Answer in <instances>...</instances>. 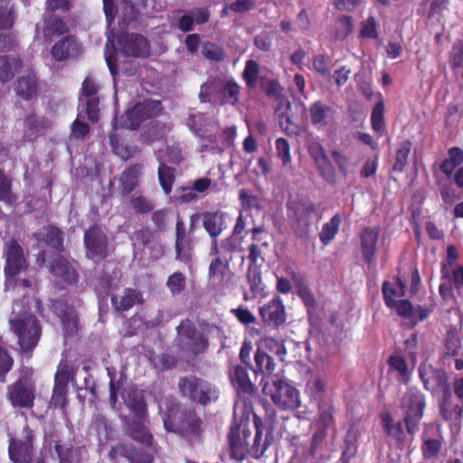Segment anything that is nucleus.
I'll use <instances>...</instances> for the list:
<instances>
[{
	"instance_id": "5fc2aeb1",
	"label": "nucleus",
	"mask_w": 463,
	"mask_h": 463,
	"mask_svg": "<svg viewBox=\"0 0 463 463\" xmlns=\"http://www.w3.org/2000/svg\"><path fill=\"white\" fill-rule=\"evenodd\" d=\"M186 125L192 132L201 135L206 125V118L201 112H193L189 114Z\"/></svg>"
},
{
	"instance_id": "473e14b6",
	"label": "nucleus",
	"mask_w": 463,
	"mask_h": 463,
	"mask_svg": "<svg viewBox=\"0 0 463 463\" xmlns=\"http://www.w3.org/2000/svg\"><path fill=\"white\" fill-rule=\"evenodd\" d=\"M141 301L140 294L131 288H128L124 291L123 296L112 297L111 303L115 309L118 311H125L131 308L137 302Z\"/></svg>"
},
{
	"instance_id": "4468645a",
	"label": "nucleus",
	"mask_w": 463,
	"mask_h": 463,
	"mask_svg": "<svg viewBox=\"0 0 463 463\" xmlns=\"http://www.w3.org/2000/svg\"><path fill=\"white\" fill-rule=\"evenodd\" d=\"M250 436V430L248 429L247 423L241 422L239 425L231 428L229 442L232 458L241 461L245 458L248 453H250L247 441Z\"/></svg>"
},
{
	"instance_id": "bf43d9fd",
	"label": "nucleus",
	"mask_w": 463,
	"mask_h": 463,
	"mask_svg": "<svg viewBox=\"0 0 463 463\" xmlns=\"http://www.w3.org/2000/svg\"><path fill=\"white\" fill-rule=\"evenodd\" d=\"M259 75V64L257 61L249 60L246 62L243 78L246 80L249 86H254L257 82V78Z\"/></svg>"
},
{
	"instance_id": "2f4dec72",
	"label": "nucleus",
	"mask_w": 463,
	"mask_h": 463,
	"mask_svg": "<svg viewBox=\"0 0 463 463\" xmlns=\"http://www.w3.org/2000/svg\"><path fill=\"white\" fill-rule=\"evenodd\" d=\"M111 452L127 458L131 463H149L151 461L148 453H140L129 445L119 444L114 447Z\"/></svg>"
},
{
	"instance_id": "338daca9",
	"label": "nucleus",
	"mask_w": 463,
	"mask_h": 463,
	"mask_svg": "<svg viewBox=\"0 0 463 463\" xmlns=\"http://www.w3.org/2000/svg\"><path fill=\"white\" fill-rule=\"evenodd\" d=\"M441 444L438 439H425L422 445V454L424 458L430 459L435 457L440 450Z\"/></svg>"
},
{
	"instance_id": "f3484780",
	"label": "nucleus",
	"mask_w": 463,
	"mask_h": 463,
	"mask_svg": "<svg viewBox=\"0 0 463 463\" xmlns=\"http://www.w3.org/2000/svg\"><path fill=\"white\" fill-rule=\"evenodd\" d=\"M379 229L376 227L364 228L360 234L361 251L364 260L371 264L377 250Z\"/></svg>"
},
{
	"instance_id": "2eb2a0df",
	"label": "nucleus",
	"mask_w": 463,
	"mask_h": 463,
	"mask_svg": "<svg viewBox=\"0 0 463 463\" xmlns=\"http://www.w3.org/2000/svg\"><path fill=\"white\" fill-rule=\"evenodd\" d=\"M9 398L15 407L31 408L34 401L33 387L25 376L19 378L8 390Z\"/></svg>"
},
{
	"instance_id": "39448f33",
	"label": "nucleus",
	"mask_w": 463,
	"mask_h": 463,
	"mask_svg": "<svg viewBox=\"0 0 463 463\" xmlns=\"http://www.w3.org/2000/svg\"><path fill=\"white\" fill-rule=\"evenodd\" d=\"M176 342L182 352L188 355H198L206 351L208 339L189 319L182 320L176 326Z\"/></svg>"
},
{
	"instance_id": "e2e57ef3",
	"label": "nucleus",
	"mask_w": 463,
	"mask_h": 463,
	"mask_svg": "<svg viewBox=\"0 0 463 463\" xmlns=\"http://www.w3.org/2000/svg\"><path fill=\"white\" fill-rule=\"evenodd\" d=\"M14 13L13 6H0V30L9 29L14 23Z\"/></svg>"
},
{
	"instance_id": "a211bd4d",
	"label": "nucleus",
	"mask_w": 463,
	"mask_h": 463,
	"mask_svg": "<svg viewBox=\"0 0 463 463\" xmlns=\"http://www.w3.org/2000/svg\"><path fill=\"white\" fill-rule=\"evenodd\" d=\"M54 313L60 317L66 335H73L77 331L78 317L75 309L63 300H56L52 304Z\"/></svg>"
},
{
	"instance_id": "3c124183",
	"label": "nucleus",
	"mask_w": 463,
	"mask_h": 463,
	"mask_svg": "<svg viewBox=\"0 0 463 463\" xmlns=\"http://www.w3.org/2000/svg\"><path fill=\"white\" fill-rule=\"evenodd\" d=\"M92 429L96 430L100 443H105L109 439L112 430L104 417H98L92 424Z\"/></svg>"
},
{
	"instance_id": "c03bdc74",
	"label": "nucleus",
	"mask_w": 463,
	"mask_h": 463,
	"mask_svg": "<svg viewBox=\"0 0 463 463\" xmlns=\"http://www.w3.org/2000/svg\"><path fill=\"white\" fill-rule=\"evenodd\" d=\"M326 390V382L320 376H315L306 384V392L314 400H321Z\"/></svg>"
},
{
	"instance_id": "20e7f679",
	"label": "nucleus",
	"mask_w": 463,
	"mask_h": 463,
	"mask_svg": "<svg viewBox=\"0 0 463 463\" xmlns=\"http://www.w3.org/2000/svg\"><path fill=\"white\" fill-rule=\"evenodd\" d=\"M262 392L282 410H296L301 405L299 392L279 375L271 377V382L263 383Z\"/></svg>"
},
{
	"instance_id": "8fccbe9b",
	"label": "nucleus",
	"mask_w": 463,
	"mask_h": 463,
	"mask_svg": "<svg viewBox=\"0 0 463 463\" xmlns=\"http://www.w3.org/2000/svg\"><path fill=\"white\" fill-rule=\"evenodd\" d=\"M166 286L172 295L181 294L186 287V279L183 273L177 271L169 276Z\"/></svg>"
},
{
	"instance_id": "69168bd1",
	"label": "nucleus",
	"mask_w": 463,
	"mask_h": 463,
	"mask_svg": "<svg viewBox=\"0 0 463 463\" xmlns=\"http://www.w3.org/2000/svg\"><path fill=\"white\" fill-rule=\"evenodd\" d=\"M389 364L392 370L400 374L402 381H406L408 375V366L403 357L400 355H392L389 358Z\"/></svg>"
},
{
	"instance_id": "aec40b11",
	"label": "nucleus",
	"mask_w": 463,
	"mask_h": 463,
	"mask_svg": "<svg viewBox=\"0 0 463 463\" xmlns=\"http://www.w3.org/2000/svg\"><path fill=\"white\" fill-rule=\"evenodd\" d=\"M308 111L311 123L317 127L327 126L335 119V112L333 108L322 101L313 103Z\"/></svg>"
},
{
	"instance_id": "37998d69",
	"label": "nucleus",
	"mask_w": 463,
	"mask_h": 463,
	"mask_svg": "<svg viewBox=\"0 0 463 463\" xmlns=\"http://www.w3.org/2000/svg\"><path fill=\"white\" fill-rule=\"evenodd\" d=\"M341 219L338 215H335L331 220L325 223L320 232V240L324 244L331 241L338 232Z\"/></svg>"
},
{
	"instance_id": "0eeeda50",
	"label": "nucleus",
	"mask_w": 463,
	"mask_h": 463,
	"mask_svg": "<svg viewBox=\"0 0 463 463\" xmlns=\"http://www.w3.org/2000/svg\"><path fill=\"white\" fill-rule=\"evenodd\" d=\"M240 93L239 85L232 80L213 79L201 87L200 98L202 101H207L209 98L222 103L235 104Z\"/></svg>"
},
{
	"instance_id": "393cba45",
	"label": "nucleus",
	"mask_w": 463,
	"mask_h": 463,
	"mask_svg": "<svg viewBox=\"0 0 463 463\" xmlns=\"http://www.w3.org/2000/svg\"><path fill=\"white\" fill-rule=\"evenodd\" d=\"M80 52V46L72 37H65L59 41L52 50V54L57 61L75 57Z\"/></svg>"
},
{
	"instance_id": "9d476101",
	"label": "nucleus",
	"mask_w": 463,
	"mask_h": 463,
	"mask_svg": "<svg viewBox=\"0 0 463 463\" xmlns=\"http://www.w3.org/2000/svg\"><path fill=\"white\" fill-rule=\"evenodd\" d=\"M99 89L96 80L92 76H88L82 82L79 97L80 114L84 113L93 123L99 118V99L97 96Z\"/></svg>"
},
{
	"instance_id": "58836bf2",
	"label": "nucleus",
	"mask_w": 463,
	"mask_h": 463,
	"mask_svg": "<svg viewBox=\"0 0 463 463\" xmlns=\"http://www.w3.org/2000/svg\"><path fill=\"white\" fill-rule=\"evenodd\" d=\"M119 24H130L135 22L138 16V11L131 2L121 0L117 7Z\"/></svg>"
},
{
	"instance_id": "6e6552de",
	"label": "nucleus",
	"mask_w": 463,
	"mask_h": 463,
	"mask_svg": "<svg viewBox=\"0 0 463 463\" xmlns=\"http://www.w3.org/2000/svg\"><path fill=\"white\" fill-rule=\"evenodd\" d=\"M162 107L158 100H145L128 109L124 115L116 118L114 121L115 128L134 129L139 124L149 118L156 117L160 112Z\"/></svg>"
},
{
	"instance_id": "dca6fc26",
	"label": "nucleus",
	"mask_w": 463,
	"mask_h": 463,
	"mask_svg": "<svg viewBox=\"0 0 463 463\" xmlns=\"http://www.w3.org/2000/svg\"><path fill=\"white\" fill-rule=\"evenodd\" d=\"M262 320L273 326H279L286 320L285 307L279 298H275L260 307Z\"/></svg>"
},
{
	"instance_id": "7ed1b4c3",
	"label": "nucleus",
	"mask_w": 463,
	"mask_h": 463,
	"mask_svg": "<svg viewBox=\"0 0 463 463\" xmlns=\"http://www.w3.org/2000/svg\"><path fill=\"white\" fill-rule=\"evenodd\" d=\"M4 258L5 259V290L9 291L13 288L17 294H25V289L32 284L28 279H15V276L26 267L23 249L17 241L12 240L5 242Z\"/></svg>"
},
{
	"instance_id": "e433bc0d",
	"label": "nucleus",
	"mask_w": 463,
	"mask_h": 463,
	"mask_svg": "<svg viewBox=\"0 0 463 463\" xmlns=\"http://www.w3.org/2000/svg\"><path fill=\"white\" fill-rule=\"evenodd\" d=\"M441 279L447 281H451L458 290L463 288V267L458 265H442L441 268Z\"/></svg>"
},
{
	"instance_id": "13d9d810",
	"label": "nucleus",
	"mask_w": 463,
	"mask_h": 463,
	"mask_svg": "<svg viewBox=\"0 0 463 463\" xmlns=\"http://www.w3.org/2000/svg\"><path fill=\"white\" fill-rule=\"evenodd\" d=\"M276 150L278 156L282 160L283 165L291 163L290 146L287 139L279 137L276 140Z\"/></svg>"
},
{
	"instance_id": "f257e3e1",
	"label": "nucleus",
	"mask_w": 463,
	"mask_h": 463,
	"mask_svg": "<svg viewBox=\"0 0 463 463\" xmlns=\"http://www.w3.org/2000/svg\"><path fill=\"white\" fill-rule=\"evenodd\" d=\"M14 300L9 318L11 331L16 335L17 343L23 352L32 351L37 345L42 329L29 307L28 298Z\"/></svg>"
},
{
	"instance_id": "864d4df0",
	"label": "nucleus",
	"mask_w": 463,
	"mask_h": 463,
	"mask_svg": "<svg viewBox=\"0 0 463 463\" xmlns=\"http://www.w3.org/2000/svg\"><path fill=\"white\" fill-rule=\"evenodd\" d=\"M67 31V26L63 21L56 17H50L43 30V35L46 39L55 34H62Z\"/></svg>"
},
{
	"instance_id": "f03ea898",
	"label": "nucleus",
	"mask_w": 463,
	"mask_h": 463,
	"mask_svg": "<svg viewBox=\"0 0 463 463\" xmlns=\"http://www.w3.org/2000/svg\"><path fill=\"white\" fill-rule=\"evenodd\" d=\"M118 52L128 56L144 57L148 54V43L143 36L134 33L123 34L115 43L112 33H108L105 59L112 75H115L117 71L116 55Z\"/></svg>"
},
{
	"instance_id": "052dcab7",
	"label": "nucleus",
	"mask_w": 463,
	"mask_h": 463,
	"mask_svg": "<svg viewBox=\"0 0 463 463\" xmlns=\"http://www.w3.org/2000/svg\"><path fill=\"white\" fill-rule=\"evenodd\" d=\"M66 387L59 383L54 384L51 404L55 408H64L66 405Z\"/></svg>"
},
{
	"instance_id": "774afa93",
	"label": "nucleus",
	"mask_w": 463,
	"mask_h": 463,
	"mask_svg": "<svg viewBox=\"0 0 463 463\" xmlns=\"http://www.w3.org/2000/svg\"><path fill=\"white\" fill-rule=\"evenodd\" d=\"M449 62L452 68L457 69L463 65V43H459L453 46L449 53Z\"/></svg>"
},
{
	"instance_id": "cd10ccee",
	"label": "nucleus",
	"mask_w": 463,
	"mask_h": 463,
	"mask_svg": "<svg viewBox=\"0 0 463 463\" xmlns=\"http://www.w3.org/2000/svg\"><path fill=\"white\" fill-rule=\"evenodd\" d=\"M31 441L26 437L24 441H16L11 439L9 445V456L12 461L18 463H25L31 459Z\"/></svg>"
},
{
	"instance_id": "a18cd8bd",
	"label": "nucleus",
	"mask_w": 463,
	"mask_h": 463,
	"mask_svg": "<svg viewBox=\"0 0 463 463\" xmlns=\"http://www.w3.org/2000/svg\"><path fill=\"white\" fill-rule=\"evenodd\" d=\"M354 24L350 16H341L335 24L334 36L337 40L345 39L353 31Z\"/></svg>"
},
{
	"instance_id": "bb28decb",
	"label": "nucleus",
	"mask_w": 463,
	"mask_h": 463,
	"mask_svg": "<svg viewBox=\"0 0 463 463\" xmlns=\"http://www.w3.org/2000/svg\"><path fill=\"white\" fill-rule=\"evenodd\" d=\"M121 396L126 405L136 414H145L146 406L141 391L131 386L128 389H125L122 392Z\"/></svg>"
},
{
	"instance_id": "603ef678",
	"label": "nucleus",
	"mask_w": 463,
	"mask_h": 463,
	"mask_svg": "<svg viewBox=\"0 0 463 463\" xmlns=\"http://www.w3.org/2000/svg\"><path fill=\"white\" fill-rule=\"evenodd\" d=\"M411 144L409 141L402 142L396 153L395 163L393 165V169L395 171L402 172L408 162V156L411 152Z\"/></svg>"
},
{
	"instance_id": "a19ab883",
	"label": "nucleus",
	"mask_w": 463,
	"mask_h": 463,
	"mask_svg": "<svg viewBox=\"0 0 463 463\" xmlns=\"http://www.w3.org/2000/svg\"><path fill=\"white\" fill-rule=\"evenodd\" d=\"M109 143L113 152L120 156L123 160H128L133 157L138 152L137 147L128 146L121 143L115 134L109 137Z\"/></svg>"
},
{
	"instance_id": "f704fd0d",
	"label": "nucleus",
	"mask_w": 463,
	"mask_h": 463,
	"mask_svg": "<svg viewBox=\"0 0 463 463\" xmlns=\"http://www.w3.org/2000/svg\"><path fill=\"white\" fill-rule=\"evenodd\" d=\"M35 236L37 237L38 241H43L56 250H61L62 248L63 240L61 237V232L55 227H43L35 234Z\"/></svg>"
},
{
	"instance_id": "9b49d317",
	"label": "nucleus",
	"mask_w": 463,
	"mask_h": 463,
	"mask_svg": "<svg viewBox=\"0 0 463 463\" xmlns=\"http://www.w3.org/2000/svg\"><path fill=\"white\" fill-rule=\"evenodd\" d=\"M401 406L405 411L404 420L408 433L414 434L422 418L425 406L423 395L417 390L410 389L402 397Z\"/></svg>"
},
{
	"instance_id": "ea45409f",
	"label": "nucleus",
	"mask_w": 463,
	"mask_h": 463,
	"mask_svg": "<svg viewBox=\"0 0 463 463\" xmlns=\"http://www.w3.org/2000/svg\"><path fill=\"white\" fill-rule=\"evenodd\" d=\"M157 159L160 162L158 167V178L160 184L165 193L169 194L172 190V184L175 179L174 169L167 166L165 163L163 162V156L160 154L157 156Z\"/></svg>"
},
{
	"instance_id": "6e6d98bb",
	"label": "nucleus",
	"mask_w": 463,
	"mask_h": 463,
	"mask_svg": "<svg viewBox=\"0 0 463 463\" xmlns=\"http://www.w3.org/2000/svg\"><path fill=\"white\" fill-rule=\"evenodd\" d=\"M202 53L205 58L217 61L223 60L225 57L223 50L213 43H204L202 46Z\"/></svg>"
},
{
	"instance_id": "a878e982",
	"label": "nucleus",
	"mask_w": 463,
	"mask_h": 463,
	"mask_svg": "<svg viewBox=\"0 0 463 463\" xmlns=\"http://www.w3.org/2000/svg\"><path fill=\"white\" fill-rule=\"evenodd\" d=\"M405 284L399 279L394 282H384L383 285V293L386 305L389 307L397 306L404 296Z\"/></svg>"
},
{
	"instance_id": "680f3d73",
	"label": "nucleus",
	"mask_w": 463,
	"mask_h": 463,
	"mask_svg": "<svg viewBox=\"0 0 463 463\" xmlns=\"http://www.w3.org/2000/svg\"><path fill=\"white\" fill-rule=\"evenodd\" d=\"M372 128L376 132H381L384 128L383 120V105L377 103L372 112L371 116Z\"/></svg>"
},
{
	"instance_id": "4be33fe9",
	"label": "nucleus",
	"mask_w": 463,
	"mask_h": 463,
	"mask_svg": "<svg viewBox=\"0 0 463 463\" xmlns=\"http://www.w3.org/2000/svg\"><path fill=\"white\" fill-rule=\"evenodd\" d=\"M420 376L425 388L431 392H434L438 388L441 387L446 381L445 372L441 370H436L430 364L420 365Z\"/></svg>"
},
{
	"instance_id": "6ab92c4d",
	"label": "nucleus",
	"mask_w": 463,
	"mask_h": 463,
	"mask_svg": "<svg viewBox=\"0 0 463 463\" xmlns=\"http://www.w3.org/2000/svg\"><path fill=\"white\" fill-rule=\"evenodd\" d=\"M143 416L136 414L128 420L127 433L133 439L150 447L153 444V437L145 425Z\"/></svg>"
},
{
	"instance_id": "49530a36",
	"label": "nucleus",
	"mask_w": 463,
	"mask_h": 463,
	"mask_svg": "<svg viewBox=\"0 0 463 463\" xmlns=\"http://www.w3.org/2000/svg\"><path fill=\"white\" fill-rule=\"evenodd\" d=\"M460 349L461 340L458 334L454 330H449L445 340L444 354L448 356H457Z\"/></svg>"
},
{
	"instance_id": "f8f14e48",
	"label": "nucleus",
	"mask_w": 463,
	"mask_h": 463,
	"mask_svg": "<svg viewBox=\"0 0 463 463\" xmlns=\"http://www.w3.org/2000/svg\"><path fill=\"white\" fill-rule=\"evenodd\" d=\"M291 224L296 234L300 238L309 235L317 213L312 203L308 201L295 202L291 204Z\"/></svg>"
},
{
	"instance_id": "4c0bfd02",
	"label": "nucleus",
	"mask_w": 463,
	"mask_h": 463,
	"mask_svg": "<svg viewBox=\"0 0 463 463\" xmlns=\"http://www.w3.org/2000/svg\"><path fill=\"white\" fill-rule=\"evenodd\" d=\"M228 271L227 263L216 256L209 267V277L213 284L219 286L226 277Z\"/></svg>"
},
{
	"instance_id": "09e8293b",
	"label": "nucleus",
	"mask_w": 463,
	"mask_h": 463,
	"mask_svg": "<svg viewBox=\"0 0 463 463\" xmlns=\"http://www.w3.org/2000/svg\"><path fill=\"white\" fill-rule=\"evenodd\" d=\"M0 201L5 203H12L15 201V197L12 193L11 179L5 175L0 168Z\"/></svg>"
},
{
	"instance_id": "79ce46f5",
	"label": "nucleus",
	"mask_w": 463,
	"mask_h": 463,
	"mask_svg": "<svg viewBox=\"0 0 463 463\" xmlns=\"http://www.w3.org/2000/svg\"><path fill=\"white\" fill-rule=\"evenodd\" d=\"M334 407L330 401H321L318 402L317 425L320 428H327L333 422Z\"/></svg>"
},
{
	"instance_id": "c85d7f7f",
	"label": "nucleus",
	"mask_w": 463,
	"mask_h": 463,
	"mask_svg": "<svg viewBox=\"0 0 463 463\" xmlns=\"http://www.w3.org/2000/svg\"><path fill=\"white\" fill-rule=\"evenodd\" d=\"M230 380L236 389L246 393H251L254 390V386L249 378L247 370L243 366H234L230 372Z\"/></svg>"
},
{
	"instance_id": "412c9836",
	"label": "nucleus",
	"mask_w": 463,
	"mask_h": 463,
	"mask_svg": "<svg viewBox=\"0 0 463 463\" xmlns=\"http://www.w3.org/2000/svg\"><path fill=\"white\" fill-rule=\"evenodd\" d=\"M50 271L68 283H75L78 274L75 268L62 256H56L50 265Z\"/></svg>"
},
{
	"instance_id": "4d7b16f0",
	"label": "nucleus",
	"mask_w": 463,
	"mask_h": 463,
	"mask_svg": "<svg viewBox=\"0 0 463 463\" xmlns=\"http://www.w3.org/2000/svg\"><path fill=\"white\" fill-rule=\"evenodd\" d=\"M308 152L319 167L326 165L327 157L322 145L319 142L312 141L308 146Z\"/></svg>"
},
{
	"instance_id": "1a4fd4ad",
	"label": "nucleus",
	"mask_w": 463,
	"mask_h": 463,
	"mask_svg": "<svg viewBox=\"0 0 463 463\" xmlns=\"http://www.w3.org/2000/svg\"><path fill=\"white\" fill-rule=\"evenodd\" d=\"M256 434L250 453L255 458H260L272 441V433L278 432V422L275 412L272 410L267 411L264 421L259 417L254 418Z\"/></svg>"
},
{
	"instance_id": "ddd939ff",
	"label": "nucleus",
	"mask_w": 463,
	"mask_h": 463,
	"mask_svg": "<svg viewBox=\"0 0 463 463\" xmlns=\"http://www.w3.org/2000/svg\"><path fill=\"white\" fill-rule=\"evenodd\" d=\"M84 245L86 256L91 260H102L108 255V238L99 227H91L85 232Z\"/></svg>"
},
{
	"instance_id": "72a5a7b5",
	"label": "nucleus",
	"mask_w": 463,
	"mask_h": 463,
	"mask_svg": "<svg viewBox=\"0 0 463 463\" xmlns=\"http://www.w3.org/2000/svg\"><path fill=\"white\" fill-rule=\"evenodd\" d=\"M48 126V122L43 118L30 114L24 119V137L29 140L34 139Z\"/></svg>"
},
{
	"instance_id": "7c9ffc66",
	"label": "nucleus",
	"mask_w": 463,
	"mask_h": 463,
	"mask_svg": "<svg viewBox=\"0 0 463 463\" xmlns=\"http://www.w3.org/2000/svg\"><path fill=\"white\" fill-rule=\"evenodd\" d=\"M21 67L19 59L13 56H0V82L11 80Z\"/></svg>"
},
{
	"instance_id": "c9c22d12",
	"label": "nucleus",
	"mask_w": 463,
	"mask_h": 463,
	"mask_svg": "<svg viewBox=\"0 0 463 463\" xmlns=\"http://www.w3.org/2000/svg\"><path fill=\"white\" fill-rule=\"evenodd\" d=\"M37 91V83L35 76L30 75L27 77H21L15 84V92L23 99H32Z\"/></svg>"
},
{
	"instance_id": "de8ad7c7",
	"label": "nucleus",
	"mask_w": 463,
	"mask_h": 463,
	"mask_svg": "<svg viewBox=\"0 0 463 463\" xmlns=\"http://www.w3.org/2000/svg\"><path fill=\"white\" fill-rule=\"evenodd\" d=\"M75 369L66 362H61L55 375V383L67 385L69 381H74Z\"/></svg>"
},
{
	"instance_id": "b1692460",
	"label": "nucleus",
	"mask_w": 463,
	"mask_h": 463,
	"mask_svg": "<svg viewBox=\"0 0 463 463\" xmlns=\"http://www.w3.org/2000/svg\"><path fill=\"white\" fill-rule=\"evenodd\" d=\"M142 170L143 165L137 164L123 171L119 178V188L124 195L130 194L137 186Z\"/></svg>"
},
{
	"instance_id": "c756f323",
	"label": "nucleus",
	"mask_w": 463,
	"mask_h": 463,
	"mask_svg": "<svg viewBox=\"0 0 463 463\" xmlns=\"http://www.w3.org/2000/svg\"><path fill=\"white\" fill-rule=\"evenodd\" d=\"M203 225L212 238H217L223 230V214L220 212L203 213Z\"/></svg>"
},
{
	"instance_id": "5701e85b",
	"label": "nucleus",
	"mask_w": 463,
	"mask_h": 463,
	"mask_svg": "<svg viewBox=\"0 0 463 463\" xmlns=\"http://www.w3.org/2000/svg\"><path fill=\"white\" fill-rule=\"evenodd\" d=\"M175 233L176 259L181 261L187 262L191 259V241L185 233L184 223L182 220H178L176 222Z\"/></svg>"
},
{
	"instance_id": "0e129e2a",
	"label": "nucleus",
	"mask_w": 463,
	"mask_h": 463,
	"mask_svg": "<svg viewBox=\"0 0 463 463\" xmlns=\"http://www.w3.org/2000/svg\"><path fill=\"white\" fill-rule=\"evenodd\" d=\"M360 34L363 38H377V24L373 16L368 17L365 21L362 23Z\"/></svg>"
},
{
	"instance_id": "423d86ee",
	"label": "nucleus",
	"mask_w": 463,
	"mask_h": 463,
	"mask_svg": "<svg viewBox=\"0 0 463 463\" xmlns=\"http://www.w3.org/2000/svg\"><path fill=\"white\" fill-rule=\"evenodd\" d=\"M178 388L184 396L203 405L215 402L219 396L215 385L193 375L181 378Z\"/></svg>"
}]
</instances>
